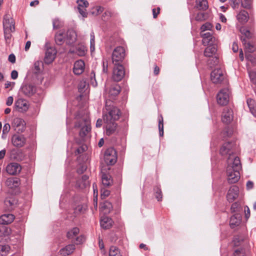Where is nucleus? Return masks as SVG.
I'll return each instance as SVG.
<instances>
[{
    "instance_id": "nucleus-60",
    "label": "nucleus",
    "mask_w": 256,
    "mask_h": 256,
    "mask_svg": "<svg viewBox=\"0 0 256 256\" xmlns=\"http://www.w3.org/2000/svg\"><path fill=\"white\" fill-rule=\"evenodd\" d=\"M232 8L236 10L238 8L240 0H230Z\"/></svg>"
},
{
    "instance_id": "nucleus-20",
    "label": "nucleus",
    "mask_w": 256,
    "mask_h": 256,
    "mask_svg": "<svg viewBox=\"0 0 256 256\" xmlns=\"http://www.w3.org/2000/svg\"><path fill=\"white\" fill-rule=\"evenodd\" d=\"M12 144L17 148H21L26 144V138L22 135L14 134L12 138Z\"/></svg>"
},
{
    "instance_id": "nucleus-39",
    "label": "nucleus",
    "mask_w": 256,
    "mask_h": 256,
    "mask_svg": "<svg viewBox=\"0 0 256 256\" xmlns=\"http://www.w3.org/2000/svg\"><path fill=\"white\" fill-rule=\"evenodd\" d=\"M64 34L63 32H60L56 34L55 41L57 44L61 45L65 41V38Z\"/></svg>"
},
{
    "instance_id": "nucleus-38",
    "label": "nucleus",
    "mask_w": 256,
    "mask_h": 256,
    "mask_svg": "<svg viewBox=\"0 0 256 256\" xmlns=\"http://www.w3.org/2000/svg\"><path fill=\"white\" fill-rule=\"evenodd\" d=\"M101 208L104 214H107L110 213L112 210V205L111 202L105 201L102 204Z\"/></svg>"
},
{
    "instance_id": "nucleus-64",
    "label": "nucleus",
    "mask_w": 256,
    "mask_h": 256,
    "mask_svg": "<svg viewBox=\"0 0 256 256\" xmlns=\"http://www.w3.org/2000/svg\"><path fill=\"white\" fill-rule=\"evenodd\" d=\"M86 146H80L76 150V153L78 154H80L84 152L86 150Z\"/></svg>"
},
{
    "instance_id": "nucleus-11",
    "label": "nucleus",
    "mask_w": 256,
    "mask_h": 256,
    "mask_svg": "<svg viewBox=\"0 0 256 256\" xmlns=\"http://www.w3.org/2000/svg\"><path fill=\"white\" fill-rule=\"evenodd\" d=\"M210 78L214 84L220 83L224 78V72L221 68L214 69L211 72Z\"/></svg>"
},
{
    "instance_id": "nucleus-28",
    "label": "nucleus",
    "mask_w": 256,
    "mask_h": 256,
    "mask_svg": "<svg viewBox=\"0 0 256 256\" xmlns=\"http://www.w3.org/2000/svg\"><path fill=\"white\" fill-rule=\"evenodd\" d=\"M6 184L11 188H18L20 184V180L18 178H8L6 181Z\"/></svg>"
},
{
    "instance_id": "nucleus-33",
    "label": "nucleus",
    "mask_w": 256,
    "mask_h": 256,
    "mask_svg": "<svg viewBox=\"0 0 256 256\" xmlns=\"http://www.w3.org/2000/svg\"><path fill=\"white\" fill-rule=\"evenodd\" d=\"M112 218L107 216L104 217L100 222L101 226L104 229L110 228L112 226Z\"/></svg>"
},
{
    "instance_id": "nucleus-37",
    "label": "nucleus",
    "mask_w": 256,
    "mask_h": 256,
    "mask_svg": "<svg viewBox=\"0 0 256 256\" xmlns=\"http://www.w3.org/2000/svg\"><path fill=\"white\" fill-rule=\"evenodd\" d=\"M120 86L118 84H114L110 88L109 94L112 96H116L120 94Z\"/></svg>"
},
{
    "instance_id": "nucleus-15",
    "label": "nucleus",
    "mask_w": 256,
    "mask_h": 256,
    "mask_svg": "<svg viewBox=\"0 0 256 256\" xmlns=\"http://www.w3.org/2000/svg\"><path fill=\"white\" fill-rule=\"evenodd\" d=\"M22 170L20 165L16 162H12L6 167L7 172L10 175H16L19 174Z\"/></svg>"
},
{
    "instance_id": "nucleus-22",
    "label": "nucleus",
    "mask_w": 256,
    "mask_h": 256,
    "mask_svg": "<svg viewBox=\"0 0 256 256\" xmlns=\"http://www.w3.org/2000/svg\"><path fill=\"white\" fill-rule=\"evenodd\" d=\"M66 36L65 41L68 45L72 44L76 40V34L72 30H68Z\"/></svg>"
},
{
    "instance_id": "nucleus-8",
    "label": "nucleus",
    "mask_w": 256,
    "mask_h": 256,
    "mask_svg": "<svg viewBox=\"0 0 256 256\" xmlns=\"http://www.w3.org/2000/svg\"><path fill=\"white\" fill-rule=\"evenodd\" d=\"M216 52V48L214 46H208L204 51V56L206 57H210L212 58L208 61V64L210 66L216 64L218 62V58L216 56H213Z\"/></svg>"
},
{
    "instance_id": "nucleus-2",
    "label": "nucleus",
    "mask_w": 256,
    "mask_h": 256,
    "mask_svg": "<svg viewBox=\"0 0 256 256\" xmlns=\"http://www.w3.org/2000/svg\"><path fill=\"white\" fill-rule=\"evenodd\" d=\"M76 122L74 125L75 128H80V136L82 138L86 136L91 130L90 118L88 115H84L80 117L79 114L76 116Z\"/></svg>"
},
{
    "instance_id": "nucleus-54",
    "label": "nucleus",
    "mask_w": 256,
    "mask_h": 256,
    "mask_svg": "<svg viewBox=\"0 0 256 256\" xmlns=\"http://www.w3.org/2000/svg\"><path fill=\"white\" fill-rule=\"evenodd\" d=\"M94 39H95L94 34V32H92L90 33V48L91 51H93L94 50V42H95Z\"/></svg>"
},
{
    "instance_id": "nucleus-56",
    "label": "nucleus",
    "mask_w": 256,
    "mask_h": 256,
    "mask_svg": "<svg viewBox=\"0 0 256 256\" xmlns=\"http://www.w3.org/2000/svg\"><path fill=\"white\" fill-rule=\"evenodd\" d=\"M241 32L242 34H244L246 38H250L252 37V34L250 32V31L248 30H246V28H244L242 30H241Z\"/></svg>"
},
{
    "instance_id": "nucleus-58",
    "label": "nucleus",
    "mask_w": 256,
    "mask_h": 256,
    "mask_svg": "<svg viewBox=\"0 0 256 256\" xmlns=\"http://www.w3.org/2000/svg\"><path fill=\"white\" fill-rule=\"evenodd\" d=\"M10 129V124L8 123L5 124L3 126L2 135H6Z\"/></svg>"
},
{
    "instance_id": "nucleus-30",
    "label": "nucleus",
    "mask_w": 256,
    "mask_h": 256,
    "mask_svg": "<svg viewBox=\"0 0 256 256\" xmlns=\"http://www.w3.org/2000/svg\"><path fill=\"white\" fill-rule=\"evenodd\" d=\"M75 250V246L71 244L60 250L59 253L62 256H66L71 254Z\"/></svg>"
},
{
    "instance_id": "nucleus-25",
    "label": "nucleus",
    "mask_w": 256,
    "mask_h": 256,
    "mask_svg": "<svg viewBox=\"0 0 256 256\" xmlns=\"http://www.w3.org/2000/svg\"><path fill=\"white\" fill-rule=\"evenodd\" d=\"M87 52L86 48L84 45H78L75 50H70L69 53L70 54H76L80 56H85Z\"/></svg>"
},
{
    "instance_id": "nucleus-19",
    "label": "nucleus",
    "mask_w": 256,
    "mask_h": 256,
    "mask_svg": "<svg viewBox=\"0 0 256 256\" xmlns=\"http://www.w3.org/2000/svg\"><path fill=\"white\" fill-rule=\"evenodd\" d=\"M200 35L202 38V42L204 46L211 45L214 43L215 38L212 36V32H201Z\"/></svg>"
},
{
    "instance_id": "nucleus-6",
    "label": "nucleus",
    "mask_w": 256,
    "mask_h": 256,
    "mask_svg": "<svg viewBox=\"0 0 256 256\" xmlns=\"http://www.w3.org/2000/svg\"><path fill=\"white\" fill-rule=\"evenodd\" d=\"M125 56V50L122 46L116 47L113 50L112 58L114 64H121Z\"/></svg>"
},
{
    "instance_id": "nucleus-29",
    "label": "nucleus",
    "mask_w": 256,
    "mask_h": 256,
    "mask_svg": "<svg viewBox=\"0 0 256 256\" xmlns=\"http://www.w3.org/2000/svg\"><path fill=\"white\" fill-rule=\"evenodd\" d=\"M44 70V64L42 60H37L34 64L33 72L36 74L42 73Z\"/></svg>"
},
{
    "instance_id": "nucleus-18",
    "label": "nucleus",
    "mask_w": 256,
    "mask_h": 256,
    "mask_svg": "<svg viewBox=\"0 0 256 256\" xmlns=\"http://www.w3.org/2000/svg\"><path fill=\"white\" fill-rule=\"evenodd\" d=\"M56 52L54 48H47L44 58V62L46 64H51L55 58Z\"/></svg>"
},
{
    "instance_id": "nucleus-21",
    "label": "nucleus",
    "mask_w": 256,
    "mask_h": 256,
    "mask_svg": "<svg viewBox=\"0 0 256 256\" xmlns=\"http://www.w3.org/2000/svg\"><path fill=\"white\" fill-rule=\"evenodd\" d=\"M233 119V112L232 110L228 108H225L224 109L222 114V121L223 122L228 124Z\"/></svg>"
},
{
    "instance_id": "nucleus-51",
    "label": "nucleus",
    "mask_w": 256,
    "mask_h": 256,
    "mask_svg": "<svg viewBox=\"0 0 256 256\" xmlns=\"http://www.w3.org/2000/svg\"><path fill=\"white\" fill-rule=\"evenodd\" d=\"M246 102L250 112L254 110V108H256L255 107V101L254 100L248 98Z\"/></svg>"
},
{
    "instance_id": "nucleus-42",
    "label": "nucleus",
    "mask_w": 256,
    "mask_h": 256,
    "mask_svg": "<svg viewBox=\"0 0 256 256\" xmlns=\"http://www.w3.org/2000/svg\"><path fill=\"white\" fill-rule=\"evenodd\" d=\"M109 256H122V255L116 246H112L110 248Z\"/></svg>"
},
{
    "instance_id": "nucleus-32",
    "label": "nucleus",
    "mask_w": 256,
    "mask_h": 256,
    "mask_svg": "<svg viewBox=\"0 0 256 256\" xmlns=\"http://www.w3.org/2000/svg\"><path fill=\"white\" fill-rule=\"evenodd\" d=\"M236 18L242 24L246 23L248 19V12L244 10H240L236 16Z\"/></svg>"
},
{
    "instance_id": "nucleus-9",
    "label": "nucleus",
    "mask_w": 256,
    "mask_h": 256,
    "mask_svg": "<svg viewBox=\"0 0 256 256\" xmlns=\"http://www.w3.org/2000/svg\"><path fill=\"white\" fill-rule=\"evenodd\" d=\"M230 94V92L228 88L221 90L216 96L218 103L221 106L227 104L229 102Z\"/></svg>"
},
{
    "instance_id": "nucleus-36",
    "label": "nucleus",
    "mask_w": 256,
    "mask_h": 256,
    "mask_svg": "<svg viewBox=\"0 0 256 256\" xmlns=\"http://www.w3.org/2000/svg\"><path fill=\"white\" fill-rule=\"evenodd\" d=\"M241 40L244 45L246 54H250L254 51L255 48L249 42H247V40L246 38H242V37L241 38Z\"/></svg>"
},
{
    "instance_id": "nucleus-59",
    "label": "nucleus",
    "mask_w": 256,
    "mask_h": 256,
    "mask_svg": "<svg viewBox=\"0 0 256 256\" xmlns=\"http://www.w3.org/2000/svg\"><path fill=\"white\" fill-rule=\"evenodd\" d=\"M110 194V192L104 188H102L101 190V198H105L108 197Z\"/></svg>"
},
{
    "instance_id": "nucleus-35",
    "label": "nucleus",
    "mask_w": 256,
    "mask_h": 256,
    "mask_svg": "<svg viewBox=\"0 0 256 256\" xmlns=\"http://www.w3.org/2000/svg\"><path fill=\"white\" fill-rule=\"evenodd\" d=\"M102 184L104 186H110L112 184V180L111 176L108 174H102Z\"/></svg>"
},
{
    "instance_id": "nucleus-45",
    "label": "nucleus",
    "mask_w": 256,
    "mask_h": 256,
    "mask_svg": "<svg viewBox=\"0 0 256 256\" xmlns=\"http://www.w3.org/2000/svg\"><path fill=\"white\" fill-rule=\"evenodd\" d=\"M104 10V8L101 6H96L93 8L92 11V14L98 16L101 14Z\"/></svg>"
},
{
    "instance_id": "nucleus-41",
    "label": "nucleus",
    "mask_w": 256,
    "mask_h": 256,
    "mask_svg": "<svg viewBox=\"0 0 256 256\" xmlns=\"http://www.w3.org/2000/svg\"><path fill=\"white\" fill-rule=\"evenodd\" d=\"M87 209V206L86 204H79L74 209V212L76 214H84Z\"/></svg>"
},
{
    "instance_id": "nucleus-46",
    "label": "nucleus",
    "mask_w": 256,
    "mask_h": 256,
    "mask_svg": "<svg viewBox=\"0 0 256 256\" xmlns=\"http://www.w3.org/2000/svg\"><path fill=\"white\" fill-rule=\"evenodd\" d=\"M233 256H246L244 249L242 248H238L234 250Z\"/></svg>"
},
{
    "instance_id": "nucleus-31",
    "label": "nucleus",
    "mask_w": 256,
    "mask_h": 256,
    "mask_svg": "<svg viewBox=\"0 0 256 256\" xmlns=\"http://www.w3.org/2000/svg\"><path fill=\"white\" fill-rule=\"evenodd\" d=\"M106 123V134L108 136H110L113 134L116 130V124L114 122H109Z\"/></svg>"
},
{
    "instance_id": "nucleus-4",
    "label": "nucleus",
    "mask_w": 256,
    "mask_h": 256,
    "mask_svg": "<svg viewBox=\"0 0 256 256\" xmlns=\"http://www.w3.org/2000/svg\"><path fill=\"white\" fill-rule=\"evenodd\" d=\"M106 112H104L106 113L104 114V120L105 122H114L119 119L120 115V112L118 108L114 106L108 105L106 102Z\"/></svg>"
},
{
    "instance_id": "nucleus-12",
    "label": "nucleus",
    "mask_w": 256,
    "mask_h": 256,
    "mask_svg": "<svg viewBox=\"0 0 256 256\" xmlns=\"http://www.w3.org/2000/svg\"><path fill=\"white\" fill-rule=\"evenodd\" d=\"M12 127L18 133H22L24 131L26 128V122L21 118H16L13 120L12 124Z\"/></svg>"
},
{
    "instance_id": "nucleus-50",
    "label": "nucleus",
    "mask_w": 256,
    "mask_h": 256,
    "mask_svg": "<svg viewBox=\"0 0 256 256\" xmlns=\"http://www.w3.org/2000/svg\"><path fill=\"white\" fill-rule=\"evenodd\" d=\"M241 6L245 8H250L252 4L251 0H240Z\"/></svg>"
},
{
    "instance_id": "nucleus-48",
    "label": "nucleus",
    "mask_w": 256,
    "mask_h": 256,
    "mask_svg": "<svg viewBox=\"0 0 256 256\" xmlns=\"http://www.w3.org/2000/svg\"><path fill=\"white\" fill-rule=\"evenodd\" d=\"M10 246L8 245H0V254L6 255L10 250Z\"/></svg>"
},
{
    "instance_id": "nucleus-34",
    "label": "nucleus",
    "mask_w": 256,
    "mask_h": 256,
    "mask_svg": "<svg viewBox=\"0 0 256 256\" xmlns=\"http://www.w3.org/2000/svg\"><path fill=\"white\" fill-rule=\"evenodd\" d=\"M208 3L206 0H196L195 8L200 10H206L208 8Z\"/></svg>"
},
{
    "instance_id": "nucleus-47",
    "label": "nucleus",
    "mask_w": 256,
    "mask_h": 256,
    "mask_svg": "<svg viewBox=\"0 0 256 256\" xmlns=\"http://www.w3.org/2000/svg\"><path fill=\"white\" fill-rule=\"evenodd\" d=\"M246 59L253 65H256V57L251 54H246Z\"/></svg>"
},
{
    "instance_id": "nucleus-10",
    "label": "nucleus",
    "mask_w": 256,
    "mask_h": 256,
    "mask_svg": "<svg viewBox=\"0 0 256 256\" xmlns=\"http://www.w3.org/2000/svg\"><path fill=\"white\" fill-rule=\"evenodd\" d=\"M112 78L114 81L119 82L122 80L125 74L124 68L122 64H114Z\"/></svg>"
},
{
    "instance_id": "nucleus-62",
    "label": "nucleus",
    "mask_w": 256,
    "mask_h": 256,
    "mask_svg": "<svg viewBox=\"0 0 256 256\" xmlns=\"http://www.w3.org/2000/svg\"><path fill=\"white\" fill-rule=\"evenodd\" d=\"M85 237L84 236L81 235L76 238L75 244H80L83 243Z\"/></svg>"
},
{
    "instance_id": "nucleus-23",
    "label": "nucleus",
    "mask_w": 256,
    "mask_h": 256,
    "mask_svg": "<svg viewBox=\"0 0 256 256\" xmlns=\"http://www.w3.org/2000/svg\"><path fill=\"white\" fill-rule=\"evenodd\" d=\"M15 106L21 112H26L29 107L27 100L22 98L18 99L15 102Z\"/></svg>"
},
{
    "instance_id": "nucleus-17",
    "label": "nucleus",
    "mask_w": 256,
    "mask_h": 256,
    "mask_svg": "<svg viewBox=\"0 0 256 256\" xmlns=\"http://www.w3.org/2000/svg\"><path fill=\"white\" fill-rule=\"evenodd\" d=\"M76 3L78 4V9L80 14L83 18H86L88 13L86 10V8L88 6V2L86 0H77Z\"/></svg>"
},
{
    "instance_id": "nucleus-26",
    "label": "nucleus",
    "mask_w": 256,
    "mask_h": 256,
    "mask_svg": "<svg viewBox=\"0 0 256 256\" xmlns=\"http://www.w3.org/2000/svg\"><path fill=\"white\" fill-rule=\"evenodd\" d=\"M242 218L240 214H236L231 216L230 221V225L231 228H234L238 226L241 223Z\"/></svg>"
},
{
    "instance_id": "nucleus-3",
    "label": "nucleus",
    "mask_w": 256,
    "mask_h": 256,
    "mask_svg": "<svg viewBox=\"0 0 256 256\" xmlns=\"http://www.w3.org/2000/svg\"><path fill=\"white\" fill-rule=\"evenodd\" d=\"M3 27L6 42L10 44L12 38L11 33L14 30V23L8 14H5L4 16Z\"/></svg>"
},
{
    "instance_id": "nucleus-52",
    "label": "nucleus",
    "mask_w": 256,
    "mask_h": 256,
    "mask_svg": "<svg viewBox=\"0 0 256 256\" xmlns=\"http://www.w3.org/2000/svg\"><path fill=\"white\" fill-rule=\"evenodd\" d=\"M212 25L209 23V22H206V24H204L200 28L201 30V32H204L208 30H210L212 28Z\"/></svg>"
},
{
    "instance_id": "nucleus-5",
    "label": "nucleus",
    "mask_w": 256,
    "mask_h": 256,
    "mask_svg": "<svg viewBox=\"0 0 256 256\" xmlns=\"http://www.w3.org/2000/svg\"><path fill=\"white\" fill-rule=\"evenodd\" d=\"M236 146L234 142H227L224 143L220 149V154L223 156H228L227 162L230 158H234L236 156L234 153L236 152Z\"/></svg>"
},
{
    "instance_id": "nucleus-13",
    "label": "nucleus",
    "mask_w": 256,
    "mask_h": 256,
    "mask_svg": "<svg viewBox=\"0 0 256 256\" xmlns=\"http://www.w3.org/2000/svg\"><path fill=\"white\" fill-rule=\"evenodd\" d=\"M20 90L25 96L30 97L36 92V87L31 84H24L22 86Z\"/></svg>"
},
{
    "instance_id": "nucleus-63",
    "label": "nucleus",
    "mask_w": 256,
    "mask_h": 256,
    "mask_svg": "<svg viewBox=\"0 0 256 256\" xmlns=\"http://www.w3.org/2000/svg\"><path fill=\"white\" fill-rule=\"evenodd\" d=\"M156 198H157L158 201L162 200V191L158 188H156Z\"/></svg>"
},
{
    "instance_id": "nucleus-24",
    "label": "nucleus",
    "mask_w": 256,
    "mask_h": 256,
    "mask_svg": "<svg viewBox=\"0 0 256 256\" xmlns=\"http://www.w3.org/2000/svg\"><path fill=\"white\" fill-rule=\"evenodd\" d=\"M4 205L8 211L14 209L17 204L18 200L14 198H6L4 200Z\"/></svg>"
},
{
    "instance_id": "nucleus-49",
    "label": "nucleus",
    "mask_w": 256,
    "mask_h": 256,
    "mask_svg": "<svg viewBox=\"0 0 256 256\" xmlns=\"http://www.w3.org/2000/svg\"><path fill=\"white\" fill-rule=\"evenodd\" d=\"M88 86V84L86 82H80L78 84V90L80 92H84Z\"/></svg>"
},
{
    "instance_id": "nucleus-55",
    "label": "nucleus",
    "mask_w": 256,
    "mask_h": 256,
    "mask_svg": "<svg viewBox=\"0 0 256 256\" xmlns=\"http://www.w3.org/2000/svg\"><path fill=\"white\" fill-rule=\"evenodd\" d=\"M241 32L242 34H244L246 38H250L252 37V34L250 32V31L248 30H246V28H244L242 30H241Z\"/></svg>"
},
{
    "instance_id": "nucleus-43",
    "label": "nucleus",
    "mask_w": 256,
    "mask_h": 256,
    "mask_svg": "<svg viewBox=\"0 0 256 256\" xmlns=\"http://www.w3.org/2000/svg\"><path fill=\"white\" fill-rule=\"evenodd\" d=\"M206 19V13L203 12H198L194 16V20L196 21L202 22V21Z\"/></svg>"
},
{
    "instance_id": "nucleus-57",
    "label": "nucleus",
    "mask_w": 256,
    "mask_h": 256,
    "mask_svg": "<svg viewBox=\"0 0 256 256\" xmlns=\"http://www.w3.org/2000/svg\"><path fill=\"white\" fill-rule=\"evenodd\" d=\"M113 12L110 10L106 11L102 14V17L104 20H108L113 16Z\"/></svg>"
},
{
    "instance_id": "nucleus-1",
    "label": "nucleus",
    "mask_w": 256,
    "mask_h": 256,
    "mask_svg": "<svg viewBox=\"0 0 256 256\" xmlns=\"http://www.w3.org/2000/svg\"><path fill=\"white\" fill-rule=\"evenodd\" d=\"M242 169V164L238 157L228 159L226 168L228 181L229 184H234L240 178V170Z\"/></svg>"
},
{
    "instance_id": "nucleus-40",
    "label": "nucleus",
    "mask_w": 256,
    "mask_h": 256,
    "mask_svg": "<svg viewBox=\"0 0 256 256\" xmlns=\"http://www.w3.org/2000/svg\"><path fill=\"white\" fill-rule=\"evenodd\" d=\"M79 232L80 230L78 228H74L67 232V237L69 239H72L78 235Z\"/></svg>"
},
{
    "instance_id": "nucleus-44",
    "label": "nucleus",
    "mask_w": 256,
    "mask_h": 256,
    "mask_svg": "<svg viewBox=\"0 0 256 256\" xmlns=\"http://www.w3.org/2000/svg\"><path fill=\"white\" fill-rule=\"evenodd\" d=\"M158 129L160 136H162L164 135V124L163 118L162 116L158 117Z\"/></svg>"
},
{
    "instance_id": "nucleus-61",
    "label": "nucleus",
    "mask_w": 256,
    "mask_h": 256,
    "mask_svg": "<svg viewBox=\"0 0 256 256\" xmlns=\"http://www.w3.org/2000/svg\"><path fill=\"white\" fill-rule=\"evenodd\" d=\"M239 208L240 204L237 202H234L231 206V210L233 212L238 211Z\"/></svg>"
},
{
    "instance_id": "nucleus-16",
    "label": "nucleus",
    "mask_w": 256,
    "mask_h": 256,
    "mask_svg": "<svg viewBox=\"0 0 256 256\" xmlns=\"http://www.w3.org/2000/svg\"><path fill=\"white\" fill-rule=\"evenodd\" d=\"M85 70V63L84 60H79L76 61L74 64L73 72L76 75L82 74Z\"/></svg>"
},
{
    "instance_id": "nucleus-14",
    "label": "nucleus",
    "mask_w": 256,
    "mask_h": 256,
    "mask_svg": "<svg viewBox=\"0 0 256 256\" xmlns=\"http://www.w3.org/2000/svg\"><path fill=\"white\" fill-rule=\"evenodd\" d=\"M239 194V188L236 186H232L228 190L226 198L229 202H233L237 198Z\"/></svg>"
},
{
    "instance_id": "nucleus-53",
    "label": "nucleus",
    "mask_w": 256,
    "mask_h": 256,
    "mask_svg": "<svg viewBox=\"0 0 256 256\" xmlns=\"http://www.w3.org/2000/svg\"><path fill=\"white\" fill-rule=\"evenodd\" d=\"M249 77L252 83L256 82V72L254 70H248Z\"/></svg>"
},
{
    "instance_id": "nucleus-27",
    "label": "nucleus",
    "mask_w": 256,
    "mask_h": 256,
    "mask_svg": "<svg viewBox=\"0 0 256 256\" xmlns=\"http://www.w3.org/2000/svg\"><path fill=\"white\" fill-rule=\"evenodd\" d=\"M14 219V216L12 214H4L0 216V224H8L12 223Z\"/></svg>"
},
{
    "instance_id": "nucleus-7",
    "label": "nucleus",
    "mask_w": 256,
    "mask_h": 256,
    "mask_svg": "<svg viewBox=\"0 0 256 256\" xmlns=\"http://www.w3.org/2000/svg\"><path fill=\"white\" fill-rule=\"evenodd\" d=\"M104 160L108 165H113L117 160V154L116 150L110 148L106 150L104 155Z\"/></svg>"
}]
</instances>
